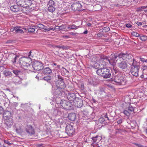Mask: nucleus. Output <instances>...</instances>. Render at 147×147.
I'll list each match as a JSON object with an SVG mask.
<instances>
[{"mask_svg":"<svg viewBox=\"0 0 147 147\" xmlns=\"http://www.w3.org/2000/svg\"><path fill=\"white\" fill-rule=\"evenodd\" d=\"M133 56L131 54L121 53L117 59V66L120 69H125L127 67V62L129 64L133 60Z\"/></svg>","mask_w":147,"mask_h":147,"instance_id":"obj_1","label":"nucleus"},{"mask_svg":"<svg viewBox=\"0 0 147 147\" xmlns=\"http://www.w3.org/2000/svg\"><path fill=\"white\" fill-rule=\"evenodd\" d=\"M28 53L29 54L28 55V57H23L19 59V61L17 63V65L18 67L26 69L30 66L31 59L29 57L30 56L31 51H30Z\"/></svg>","mask_w":147,"mask_h":147,"instance_id":"obj_2","label":"nucleus"},{"mask_svg":"<svg viewBox=\"0 0 147 147\" xmlns=\"http://www.w3.org/2000/svg\"><path fill=\"white\" fill-rule=\"evenodd\" d=\"M118 57V55H112L110 57L99 56L98 57V59H100V61L103 62L104 63L105 62L107 63V62H109L111 65H114L116 62L117 63V59Z\"/></svg>","mask_w":147,"mask_h":147,"instance_id":"obj_3","label":"nucleus"},{"mask_svg":"<svg viewBox=\"0 0 147 147\" xmlns=\"http://www.w3.org/2000/svg\"><path fill=\"white\" fill-rule=\"evenodd\" d=\"M131 65V72L132 74L136 76H138L139 69L140 68V63L134 60L133 58L132 62L129 63Z\"/></svg>","mask_w":147,"mask_h":147,"instance_id":"obj_4","label":"nucleus"},{"mask_svg":"<svg viewBox=\"0 0 147 147\" xmlns=\"http://www.w3.org/2000/svg\"><path fill=\"white\" fill-rule=\"evenodd\" d=\"M100 59H98V57H97L96 62L94 64V67L98 69L96 72L97 74L102 76L104 72L105 68H102L105 64L103 62L100 61Z\"/></svg>","mask_w":147,"mask_h":147,"instance_id":"obj_5","label":"nucleus"},{"mask_svg":"<svg viewBox=\"0 0 147 147\" xmlns=\"http://www.w3.org/2000/svg\"><path fill=\"white\" fill-rule=\"evenodd\" d=\"M32 0H16V3L18 6L25 7L30 6Z\"/></svg>","mask_w":147,"mask_h":147,"instance_id":"obj_6","label":"nucleus"},{"mask_svg":"<svg viewBox=\"0 0 147 147\" xmlns=\"http://www.w3.org/2000/svg\"><path fill=\"white\" fill-rule=\"evenodd\" d=\"M95 93L98 97L100 98L107 96V94L105 91L104 89L102 87L99 88L98 89L95 90Z\"/></svg>","mask_w":147,"mask_h":147,"instance_id":"obj_7","label":"nucleus"},{"mask_svg":"<svg viewBox=\"0 0 147 147\" xmlns=\"http://www.w3.org/2000/svg\"><path fill=\"white\" fill-rule=\"evenodd\" d=\"M58 80L56 82V85L57 88H60L61 89L64 88L66 85L63 81V80L61 76H58Z\"/></svg>","mask_w":147,"mask_h":147,"instance_id":"obj_8","label":"nucleus"},{"mask_svg":"<svg viewBox=\"0 0 147 147\" xmlns=\"http://www.w3.org/2000/svg\"><path fill=\"white\" fill-rule=\"evenodd\" d=\"M65 131L66 133L70 136L74 134L75 132V129L72 125L68 124L66 126Z\"/></svg>","mask_w":147,"mask_h":147,"instance_id":"obj_9","label":"nucleus"},{"mask_svg":"<svg viewBox=\"0 0 147 147\" xmlns=\"http://www.w3.org/2000/svg\"><path fill=\"white\" fill-rule=\"evenodd\" d=\"M42 64L40 62L35 61L32 65V67L35 70L39 71L43 69Z\"/></svg>","mask_w":147,"mask_h":147,"instance_id":"obj_10","label":"nucleus"},{"mask_svg":"<svg viewBox=\"0 0 147 147\" xmlns=\"http://www.w3.org/2000/svg\"><path fill=\"white\" fill-rule=\"evenodd\" d=\"M60 105L63 108L68 109L69 107H71V104L69 102L64 100H61Z\"/></svg>","mask_w":147,"mask_h":147,"instance_id":"obj_11","label":"nucleus"},{"mask_svg":"<svg viewBox=\"0 0 147 147\" xmlns=\"http://www.w3.org/2000/svg\"><path fill=\"white\" fill-rule=\"evenodd\" d=\"M104 72L102 76L105 78H109L111 77V71L109 69L105 68Z\"/></svg>","mask_w":147,"mask_h":147,"instance_id":"obj_12","label":"nucleus"},{"mask_svg":"<svg viewBox=\"0 0 147 147\" xmlns=\"http://www.w3.org/2000/svg\"><path fill=\"white\" fill-rule=\"evenodd\" d=\"M5 119V123L8 127H10L13 125V121L12 118Z\"/></svg>","mask_w":147,"mask_h":147,"instance_id":"obj_13","label":"nucleus"},{"mask_svg":"<svg viewBox=\"0 0 147 147\" xmlns=\"http://www.w3.org/2000/svg\"><path fill=\"white\" fill-rule=\"evenodd\" d=\"M3 117L4 119H9L10 118H12L11 112L8 111H6L4 112L3 113Z\"/></svg>","mask_w":147,"mask_h":147,"instance_id":"obj_14","label":"nucleus"},{"mask_svg":"<svg viewBox=\"0 0 147 147\" xmlns=\"http://www.w3.org/2000/svg\"><path fill=\"white\" fill-rule=\"evenodd\" d=\"M26 131L30 134H34V130L32 127L30 125L28 126L26 129Z\"/></svg>","mask_w":147,"mask_h":147,"instance_id":"obj_15","label":"nucleus"},{"mask_svg":"<svg viewBox=\"0 0 147 147\" xmlns=\"http://www.w3.org/2000/svg\"><path fill=\"white\" fill-rule=\"evenodd\" d=\"M52 71L49 67H46L43 69L42 72L44 74H49L51 73Z\"/></svg>","mask_w":147,"mask_h":147,"instance_id":"obj_16","label":"nucleus"},{"mask_svg":"<svg viewBox=\"0 0 147 147\" xmlns=\"http://www.w3.org/2000/svg\"><path fill=\"white\" fill-rule=\"evenodd\" d=\"M101 137L98 136H97L95 137H93L92 138V139L94 143H98L101 139Z\"/></svg>","mask_w":147,"mask_h":147,"instance_id":"obj_17","label":"nucleus"},{"mask_svg":"<svg viewBox=\"0 0 147 147\" xmlns=\"http://www.w3.org/2000/svg\"><path fill=\"white\" fill-rule=\"evenodd\" d=\"M62 89H61L60 88H57L56 89L55 92V94L58 95V96H60L62 94Z\"/></svg>","mask_w":147,"mask_h":147,"instance_id":"obj_18","label":"nucleus"},{"mask_svg":"<svg viewBox=\"0 0 147 147\" xmlns=\"http://www.w3.org/2000/svg\"><path fill=\"white\" fill-rule=\"evenodd\" d=\"M120 76H115L113 77V81L115 83H117L118 85H119L120 81Z\"/></svg>","mask_w":147,"mask_h":147,"instance_id":"obj_19","label":"nucleus"},{"mask_svg":"<svg viewBox=\"0 0 147 147\" xmlns=\"http://www.w3.org/2000/svg\"><path fill=\"white\" fill-rule=\"evenodd\" d=\"M76 115L74 113H70L68 115L69 119L71 121H74L76 118Z\"/></svg>","mask_w":147,"mask_h":147,"instance_id":"obj_20","label":"nucleus"},{"mask_svg":"<svg viewBox=\"0 0 147 147\" xmlns=\"http://www.w3.org/2000/svg\"><path fill=\"white\" fill-rule=\"evenodd\" d=\"M3 74L5 77L7 78L11 76L12 74L11 72L7 70L4 71H3Z\"/></svg>","mask_w":147,"mask_h":147,"instance_id":"obj_21","label":"nucleus"},{"mask_svg":"<svg viewBox=\"0 0 147 147\" xmlns=\"http://www.w3.org/2000/svg\"><path fill=\"white\" fill-rule=\"evenodd\" d=\"M10 10L14 12H17L19 10V8L18 5H14L11 7Z\"/></svg>","mask_w":147,"mask_h":147,"instance_id":"obj_22","label":"nucleus"},{"mask_svg":"<svg viewBox=\"0 0 147 147\" xmlns=\"http://www.w3.org/2000/svg\"><path fill=\"white\" fill-rule=\"evenodd\" d=\"M120 82L119 85H124L127 82L126 78L121 76L120 77Z\"/></svg>","mask_w":147,"mask_h":147,"instance_id":"obj_23","label":"nucleus"},{"mask_svg":"<svg viewBox=\"0 0 147 147\" xmlns=\"http://www.w3.org/2000/svg\"><path fill=\"white\" fill-rule=\"evenodd\" d=\"M89 83L93 85L94 86H95L97 85L98 84V82L95 80H90L89 81Z\"/></svg>","mask_w":147,"mask_h":147,"instance_id":"obj_24","label":"nucleus"},{"mask_svg":"<svg viewBox=\"0 0 147 147\" xmlns=\"http://www.w3.org/2000/svg\"><path fill=\"white\" fill-rule=\"evenodd\" d=\"M23 29L25 30H28V32H34L35 30V28H24Z\"/></svg>","mask_w":147,"mask_h":147,"instance_id":"obj_25","label":"nucleus"},{"mask_svg":"<svg viewBox=\"0 0 147 147\" xmlns=\"http://www.w3.org/2000/svg\"><path fill=\"white\" fill-rule=\"evenodd\" d=\"M78 27L79 26H77L75 25H72L69 26L67 27V28L69 30L76 29L78 28Z\"/></svg>","mask_w":147,"mask_h":147,"instance_id":"obj_26","label":"nucleus"},{"mask_svg":"<svg viewBox=\"0 0 147 147\" xmlns=\"http://www.w3.org/2000/svg\"><path fill=\"white\" fill-rule=\"evenodd\" d=\"M78 3V2H76L72 4L71 7L73 9L77 10Z\"/></svg>","mask_w":147,"mask_h":147,"instance_id":"obj_27","label":"nucleus"},{"mask_svg":"<svg viewBox=\"0 0 147 147\" xmlns=\"http://www.w3.org/2000/svg\"><path fill=\"white\" fill-rule=\"evenodd\" d=\"M43 79L47 82H50L52 79V77L51 76H47L44 77Z\"/></svg>","mask_w":147,"mask_h":147,"instance_id":"obj_28","label":"nucleus"},{"mask_svg":"<svg viewBox=\"0 0 147 147\" xmlns=\"http://www.w3.org/2000/svg\"><path fill=\"white\" fill-rule=\"evenodd\" d=\"M23 33V30L20 28L16 26V33Z\"/></svg>","mask_w":147,"mask_h":147,"instance_id":"obj_29","label":"nucleus"},{"mask_svg":"<svg viewBox=\"0 0 147 147\" xmlns=\"http://www.w3.org/2000/svg\"><path fill=\"white\" fill-rule=\"evenodd\" d=\"M140 39L142 41H145L147 40V36L142 35L140 36Z\"/></svg>","mask_w":147,"mask_h":147,"instance_id":"obj_30","label":"nucleus"},{"mask_svg":"<svg viewBox=\"0 0 147 147\" xmlns=\"http://www.w3.org/2000/svg\"><path fill=\"white\" fill-rule=\"evenodd\" d=\"M135 108H134L132 106L130 105L128 107V110L131 114L134 112Z\"/></svg>","mask_w":147,"mask_h":147,"instance_id":"obj_31","label":"nucleus"},{"mask_svg":"<svg viewBox=\"0 0 147 147\" xmlns=\"http://www.w3.org/2000/svg\"><path fill=\"white\" fill-rule=\"evenodd\" d=\"M123 113L125 115H126L127 117H129L130 115L131 114L130 112H129V111L125 110L123 111Z\"/></svg>","mask_w":147,"mask_h":147,"instance_id":"obj_32","label":"nucleus"},{"mask_svg":"<svg viewBox=\"0 0 147 147\" xmlns=\"http://www.w3.org/2000/svg\"><path fill=\"white\" fill-rule=\"evenodd\" d=\"M48 6H55V3L52 0H50L48 3Z\"/></svg>","mask_w":147,"mask_h":147,"instance_id":"obj_33","label":"nucleus"},{"mask_svg":"<svg viewBox=\"0 0 147 147\" xmlns=\"http://www.w3.org/2000/svg\"><path fill=\"white\" fill-rule=\"evenodd\" d=\"M48 10L50 12H53L55 10V8L54 6H48Z\"/></svg>","mask_w":147,"mask_h":147,"instance_id":"obj_34","label":"nucleus"},{"mask_svg":"<svg viewBox=\"0 0 147 147\" xmlns=\"http://www.w3.org/2000/svg\"><path fill=\"white\" fill-rule=\"evenodd\" d=\"M77 6V10L78 11H80L82 10H83L82 8V5L80 3L78 2Z\"/></svg>","mask_w":147,"mask_h":147,"instance_id":"obj_35","label":"nucleus"},{"mask_svg":"<svg viewBox=\"0 0 147 147\" xmlns=\"http://www.w3.org/2000/svg\"><path fill=\"white\" fill-rule=\"evenodd\" d=\"M111 72H112L113 75V77L115 76H117L116 74L118 72L115 69H113L112 70H111Z\"/></svg>","mask_w":147,"mask_h":147,"instance_id":"obj_36","label":"nucleus"},{"mask_svg":"<svg viewBox=\"0 0 147 147\" xmlns=\"http://www.w3.org/2000/svg\"><path fill=\"white\" fill-rule=\"evenodd\" d=\"M56 122L57 124H62L63 122V120L62 118L59 119H58L57 120Z\"/></svg>","mask_w":147,"mask_h":147,"instance_id":"obj_37","label":"nucleus"},{"mask_svg":"<svg viewBox=\"0 0 147 147\" xmlns=\"http://www.w3.org/2000/svg\"><path fill=\"white\" fill-rule=\"evenodd\" d=\"M82 102L81 101L77 102V104L76 103L75 104L76 106L78 107H81L82 105Z\"/></svg>","mask_w":147,"mask_h":147,"instance_id":"obj_38","label":"nucleus"},{"mask_svg":"<svg viewBox=\"0 0 147 147\" xmlns=\"http://www.w3.org/2000/svg\"><path fill=\"white\" fill-rule=\"evenodd\" d=\"M131 34L133 36L136 37H138L140 36L139 34L135 32H132L131 33Z\"/></svg>","mask_w":147,"mask_h":147,"instance_id":"obj_39","label":"nucleus"},{"mask_svg":"<svg viewBox=\"0 0 147 147\" xmlns=\"http://www.w3.org/2000/svg\"><path fill=\"white\" fill-rule=\"evenodd\" d=\"M61 100H61L60 98V96H58L57 97H56V102L57 104H60V102Z\"/></svg>","mask_w":147,"mask_h":147,"instance_id":"obj_40","label":"nucleus"},{"mask_svg":"<svg viewBox=\"0 0 147 147\" xmlns=\"http://www.w3.org/2000/svg\"><path fill=\"white\" fill-rule=\"evenodd\" d=\"M38 27L40 28L44 29L45 30L46 28V26L41 24H38Z\"/></svg>","mask_w":147,"mask_h":147,"instance_id":"obj_41","label":"nucleus"},{"mask_svg":"<svg viewBox=\"0 0 147 147\" xmlns=\"http://www.w3.org/2000/svg\"><path fill=\"white\" fill-rule=\"evenodd\" d=\"M17 80L18 78H15L13 79V82L15 83L16 85H17L20 84L19 82L17 81Z\"/></svg>","mask_w":147,"mask_h":147,"instance_id":"obj_42","label":"nucleus"},{"mask_svg":"<svg viewBox=\"0 0 147 147\" xmlns=\"http://www.w3.org/2000/svg\"><path fill=\"white\" fill-rule=\"evenodd\" d=\"M105 120L103 117H101L99 119V121L101 123H103Z\"/></svg>","mask_w":147,"mask_h":147,"instance_id":"obj_43","label":"nucleus"},{"mask_svg":"<svg viewBox=\"0 0 147 147\" xmlns=\"http://www.w3.org/2000/svg\"><path fill=\"white\" fill-rule=\"evenodd\" d=\"M16 26L13 27L11 29V31L13 32V33H16Z\"/></svg>","mask_w":147,"mask_h":147,"instance_id":"obj_44","label":"nucleus"},{"mask_svg":"<svg viewBox=\"0 0 147 147\" xmlns=\"http://www.w3.org/2000/svg\"><path fill=\"white\" fill-rule=\"evenodd\" d=\"M140 59V61L143 62L147 63V59H145L144 58H141Z\"/></svg>","mask_w":147,"mask_h":147,"instance_id":"obj_45","label":"nucleus"},{"mask_svg":"<svg viewBox=\"0 0 147 147\" xmlns=\"http://www.w3.org/2000/svg\"><path fill=\"white\" fill-rule=\"evenodd\" d=\"M13 73L15 75H17L18 73L20 72V71L18 70H13Z\"/></svg>","mask_w":147,"mask_h":147,"instance_id":"obj_46","label":"nucleus"},{"mask_svg":"<svg viewBox=\"0 0 147 147\" xmlns=\"http://www.w3.org/2000/svg\"><path fill=\"white\" fill-rule=\"evenodd\" d=\"M4 109L3 108L0 106V114H3L4 112Z\"/></svg>","mask_w":147,"mask_h":147,"instance_id":"obj_47","label":"nucleus"},{"mask_svg":"<svg viewBox=\"0 0 147 147\" xmlns=\"http://www.w3.org/2000/svg\"><path fill=\"white\" fill-rule=\"evenodd\" d=\"M61 49H63V50L67 49H68V47L67 46H64V45H61Z\"/></svg>","mask_w":147,"mask_h":147,"instance_id":"obj_48","label":"nucleus"},{"mask_svg":"<svg viewBox=\"0 0 147 147\" xmlns=\"http://www.w3.org/2000/svg\"><path fill=\"white\" fill-rule=\"evenodd\" d=\"M54 30V29L53 28H50L47 29L45 28V31H48L51 30Z\"/></svg>","mask_w":147,"mask_h":147,"instance_id":"obj_49","label":"nucleus"},{"mask_svg":"<svg viewBox=\"0 0 147 147\" xmlns=\"http://www.w3.org/2000/svg\"><path fill=\"white\" fill-rule=\"evenodd\" d=\"M110 30V28L108 27H105L103 28V30H105V31H108Z\"/></svg>","mask_w":147,"mask_h":147,"instance_id":"obj_50","label":"nucleus"},{"mask_svg":"<svg viewBox=\"0 0 147 147\" xmlns=\"http://www.w3.org/2000/svg\"><path fill=\"white\" fill-rule=\"evenodd\" d=\"M17 57H18V55H16L14 58V60L13 61V62L14 64L16 62V59Z\"/></svg>","mask_w":147,"mask_h":147,"instance_id":"obj_51","label":"nucleus"},{"mask_svg":"<svg viewBox=\"0 0 147 147\" xmlns=\"http://www.w3.org/2000/svg\"><path fill=\"white\" fill-rule=\"evenodd\" d=\"M97 37H100L102 36L103 34L102 33H99L97 34Z\"/></svg>","mask_w":147,"mask_h":147,"instance_id":"obj_52","label":"nucleus"},{"mask_svg":"<svg viewBox=\"0 0 147 147\" xmlns=\"http://www.w3.org/2000/svg\"><path fill=\"white\" fill-rule=\"evenodd\" d=\"M142 69L143 70L147 69V65H144L142 67Z\"/></svg>","mask_w":147,"mask_h":147,"instance_id":"obj_53","label":"nucleus"},{"mask_svg":"<svg viewBox=\"0 0 147 147\" xmlns=\"http://www.w3.org/2000/svg\"><path fill=\"white\" fill-rule=\"evenodd\" d=\"M126 26L128 28H129L131 27V25L130 24L128 23L126 24Z\"/></svg>","mask_w":147,"mask_h":147,"instance_id":"obj_54","label":"nucleus"},{"mask_svg":"<svg viewBox=\"0 0 147 147\" xmlns=\"http://www.w3.org/2000/svg\"><path fill=\"white\" fill-rule=\"evenodd\" d=\"M122 119H120L117 121V123L118 124H120L121 123H122Z\"/></svg>","mask_w":147,"mask_h":147,"instance_id":"obj_55","label":"nucleus"},{"mask_svg":"<svg viewBox=\"0 0 147 147\" xmlns=\"http://www.w3.org/2000/svg\"><path fill=\"white\" fill-rule=\"evenodd\" d=\"M62 37L65 38H70L69 36L67 35L63 36Z\"/></svg>","mask_w":147,"mask_h":147,"instance_id":"obj_56","label":"nucleus"},{"mask_svg":"<svg viewBox=\"0 0 147 147\" xmlns=\"http://www.w3.org/2000/svg\"><path fill=\"white\" fill-rule=\"evenodd\" d=\"M135 144L136 145V146H137L139 147H144L142 145L140 144Z\"/></svg>","mask_w":147,"mask_h":147,"instance_id":"obj_57","label":"nucleus"},{"mask_svg":"<svg viewBox=\"0 0 147 147\" xmlns=\"http://www.w3.org/2000/svg\"><path fill=\"white\" fill-rule=\"evenodd\" d=\"M16 131L18 133H20L21 132L22 130L21 128L20 129L17 128L16 129Z\"/></svg>","mask_w":147,"mask_h":147,"instance_id":"obj_58","label":"nucleus"},{"mask_svg":"<svg viewBox=\"0 0 147 147\" xmlns=\"http://www.w3.org/2000/svg\"><path fill=\"white\" fill-rule=\"evenodd\" d=\"M136 24L138 26L142 25V23L141 22H136Z\"/></svg>","mask_w":147,"mask_h":147,"instance_id":"obj_59","label":"nucleus"},{"mask_svg":"<svg viewBox=\"0 0 147 147\" xmlns=\"http://www.w3.org/2000/svg\"><path fill=\"white\" fill-rule=\"evenodd\" d=\"M4 142L5 143H6V144H7L9 145H10V143H9V141H7V140H4Z\"/></svg>","mask_w":147,"mask_h":147,"instance_id":"obj_60","label":"nucleus"},{"mask_svg":"<svg viewBox=\"0 0 147 147\" xmlns=\"http://www.w3.org/2000/svg\"><path fill=\"white\" fill-rule=\"evenodd\" d=\"M13 105L15 107H17L18 105V103L14 102L13 103Z\"/></svg>","mask_w":147,"mask_h":147,"instance_id":"obj_61","label":"nucleus"},{"mask_svg":"<svg viewBox=\"0 0 147 147\" xmlns=\"http://www.w3.org/2000/svg\"><path fill=\"white\" fill-rule=\"evenodd\" d=\"M104 117H105V118H107V119H108V120H109V119L108 117H107V113H106V114H105V115H104Z\"/></svg>","mask_w":147,"mask_h":147,"instance_id":"obj_62","label":"nucleus"},{"mask_svg":"<svg viewBox=\"0 0 147 147\" xmlns=\"http://www.w3.org/2000/svg\"><path fill=\"white\" fill-rule=\"evenodd\" d=\"M138 9L140 11H141L143 10V9H142V8H141V7H140Z\"/></svg>","mask_w":147,"mask_h":147,"instance_id":"obj_63","label":"nucleus"},{"mask_svg":"<svg viewBox=\"0 0 147 147\" xmlns=\"http://www.w3.org/2000/svg\"><path fill=\"white\" fill-rule=\"evenodd\" d=\"M124 106H127L128 104L127 103L125 102L123 104H122Z\"/></svg>","mask_w":147,"mask_h":147,"instance_id":"obj_64","label":"nucleus"}]
</instances>
